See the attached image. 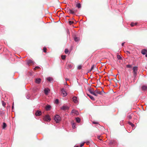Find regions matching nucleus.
Here are the masks:
<instances>
[{"label":"nucleus","mask_w":147,"mask_h":147,"mask_svg":"<svg viewBox=\"0 0 147 147\" xmlns=\"http://www.w3.org/2000/svg\"><path fill=\"white\" fill-rule=\"evenodd\" d=\"M54 120L56 123H59L61 121V117L58 115H56L54 118Z\"/></svg>","instance_id":"obj_1"},{"label":"nucleus","mask_w":147,"mask_h":147,"mask_svg":"<svg viewBox=\"0 0 147 147\" xmlns=\"http://www.w3.org/2000/svg\"><path fill=\"white\" fill-rule=\"evenodd\" d=\"M42 112L40 111L37 110L35 113V115L36 116H39L41 115Z\"/></svg>","instance_id":"obj_7"},{"label":"nucleus","mask_w":147,"mask_h":147,"mask_svg":"<svg viewBox=\"0 0 147 147\" xmlns=\"http://www.w3.org/2000/svg\"><path fill=\"white\" fill-rule=\"evenodd\" d=\"M74 11H76L75 12V13L77 11V10H74Z\"/></svg>","instance_id":"obj_46"},{"label":"nucleus","mask_w":147,"mask_h":147,"mask_svg":"<svg viewBox=\"0 0 147 147\" xmlns=\"http://www.w3.org/2000/svg\"><path fill=\"white\" fill-rule=\"evenodd\" d=\"M75 123H73V124L72 125V127H73V128L74 129H75L76 128V126H75Z\"/></svg>","instance_id":"obj_38"},{"label":"nucleus","mask_w":147,"mask_h":147,"mask_svg":"<svg viewBox=\"0 0 147 147\" xmlns=\"http://www.w3.org/2000/svg\"><path fill=\"white\" fill-rule=\"evenodd\" d=\"M4 114V113L3 111H0V115L1 116H2L3 114Z\"/></svg>","instance_id":"obj_24"},{"label":"nucleus","mask_w":147,"mask_h":147,"mask_svg":"<svg viewBox=\"0 0 147 147\" xmlns=\"http://www.w3.org/2000/svg\"><path fill=\"white\" fill-rule=\"evenodd\" d=\"M97 138L100 141H102V140L101 138H100V136H98Z\"/></svg>","instance_id":"obj_40"},{"label":"nucleus","mask_w":147,"mask_h":147,"mask_svg":"<svg viewBox=\"0 0 147 147\" xmlns=\"http://www.w3.org/2000/svg\"><path fill=\"white\" fill-rule=\"evenodd\" d=\"M65 53L66 54H67L69 52V50L68 49H65Z\"/></svg>","instance_id":"obj_28"},{"label":"nucleus","mask_w":147,"mask_h":147,"mask_svg":"<svg viewBox=\"0 0 147 147\" xmlns=\"http://www.w3.org/2000/svg\"><path fill=\"white\" fill-rule=\"evenodd\" d=\"M76 121L78 123H79V122H80V119L79 117H77V118H76Z\"/></svg>","instance_id":"obj_21"},{"label":"nucleus","mask_w":147,"mask_h":147,"mask_svg":"<svg viewBox=\"0 0 147 147\" xmlns=\"http://www.w3.org/2000/svg\"><path fill=\"white\" fill-rule=\"evenodd\" d=\"M34 62L32 60H28L27 61V64L29 65H30L32 64H34Z\"/></svg>","instance_id":"obj_6"},{"label":"nucleus","mask_w":147,"mask_h":147,"mask_svg":"<svg viewBox=\"0 0 147 147\" xmlns=\"http://www.w3.org/2000/svg\"><path fill=\"white\" fill-rule=\"evenodd\" d=\"M47 80L49 82H51L53 80V78L51 77H49L47 78Z\"/></svg>","instance_id":"obj_20"},{"label":"nucleus","mask_w":147,"mask_h":147,"mask_svg":"<svg viewBox=\"0 0 147 147\" xmlns=\"http://www.w3.org/2000/svg\"><path fill=\"white\" fill-rule=\"evenodd\" d=\"M82 66L81 65H79L78 66V69H81Z\"/></svg>","instance_id":"obj_35"},{"label":"nucleus","mask_w":147,"mask_h":147,"mask_svg":"<svg viewBox=\"0 0 147 147\" xmlns=\"http://www.w3.org/2000/svg\"><path fill=\"white\" fill-rule=\"evenodd\" d=\"M147 89V87L145 85L143 86L142 87V89L143 90H145Z\"/></svg>","instance_id":"obj_15"},{"label":"nucleus","mask_w":147,"mask_h":147,"mask_svg":"<svg viewBox=\"0 0 147 147\" xmlns=\"http://www.w3.org/2000/svg\"><path fill=\"white\" fill-rule=\"evenodd\" d=\"M7 127V125L5 123H3L2 125V129H5V128Z\"/></svg>","instance_id":"obj_16"},{"label":"nucleus","mask_w":147,"mask_h":147,"mask_svg":"<svg viewBox=\"0 0 147 147\" xmlns=\"http://www.w3.org/2000/svg\"><path fill=\"white\" fill-rule=\"evenodd\" d=\"M49 90L48 89H45L44 90L45 93L46 94H47L49 93Z\"/></svg>","instance_id":"obj_17"},{"label":"nucleus","mask_w":147,"mask_h":147,"mask_svg":"<svg viewBox=\"0 0 147 147\" xmlns=\"http://www.w3.org/2000/svg\"><path fill=\"white\" fill-rule=\"evenodd\" d=\"M95 92H96V93L98 94H99L100 95L102 94V92L98 90H95Z\"/></svg>","instance_id":"obj_14"},{"label":"nucleus","mask_w":147,"mask_h":147,"mask_svg":"<svg viewBox=\"0 0 147 147\" xmlns=\"http://www.w3.org/2000/svg\"><path fill=\"white\" fill-rule=\"evenodd\" d=\"M51 106L49 105H47L45 107V109L47 111L49 110L50 109Z\"/></svg>","instance_id":"obj_13"},{"label":"nucleus","mask_w":147,"mask_h":147,"mask_svg":"<svg viewBox=\"0 0 147 147\" xmlns=\"http://www.w3.org/2000/svg\"><path fill=\"white\" fill-rule=\"evenodd\" d=\"M102 93H104V92L103 90H102Z\"/></svg>","instance_id":"obj_48"},{"label":"nucleus","mask_w":147,"mask_h":147,"mask_svg":"<svg viewBox=\"0 0 147 147\" xmlns=\"http://www.w3.org/2000/svg\"><path fill=\"white\" fill-rule=\"evenodd\" d=\"M69 25H71L72 24L74 23V21H69Z\"/></svg>","instance_id":"obj_25"},{"label":"nucleus","mask_w":147,"mask_h":147,"mask_svg":"<svg viewBox=\"0 0 147 147\" xmlns=\"http://www.w3.org/2000/svg\"><path fill=\"white\" fill-rule=\"evenodd\" d=\"M40 68V67L39 66H36L34 68V70H36V69H39Z\"/></svg>","instance_id":"obj_32"},{"label":"nucleus","mask_w":147,"mask_h":147,"mask_svg":"<svg viewBox=\"0 0 147 147\" xmlns=\"http://www.w3.org/2000/svg\"><path fill=\"white\" fill-rule=\"evenodd\" d=\"M71 113L73 114H74L73 115H78V112L75 110H72Z\"/></svg>","instance_id":"obj_8"},{"label":"nucleus","mask_w":147,"mask_h":147,"mask_svg":"<svg viewBox=\"0 0 147 147\" xmlns=\"http://www.w3.org/2000/svg\"><path fill=\"white\" fill-rule=\"evenodd\" d=\"M96 92H94L93 94L96 96H97V95L95 93Z\"/></svg>","instance_id":"obj_41"},{"label":"nucleus","mask_w":147,"mask_h":147,"mask_svg":"<svg viewBox=\"0 0 147 147\" xmlns=\"http://www.w3.org/2000/svg\"><path fill=\"white\" fill-rule=\"evenodd\" d=\"M66 55H62L61 56V58L63 60H64L66 57Z\"/></svg>","instance_id":"obj_23"},{"label":"nucleus","mask_w":147,"mask_h":147,"mask_svg":"<svg viewBox=\"0 0 147 147\" xmlns=\"http://www.w3.org/2000/svg\"><path fill=\"white\" fill-rule=\"evenodd\" d=\"M93 123L94 124H98V123L97 122H93Z\"/></svg>","instance_id":"obj_42"},{"label":"nucleus","mask_w":147,"mask_h":147,"mask_svg":"<svg viewBox=\"0 0 147 147\" xmlns=\"http://www.w3.org/2000/svg\"><path fill=\"white\" fill-rule=\"evenodd\" d=\"M146 57H147V54H146Z\"/></svg>","instance_id":"obj_49"},{"label":"nucleus","mask_w":147,"mask_h":147,"mask_svg":"<svg viewBox=\"0 0 147 147\" xmlns=\"http://www.w3.org/2000/svg\"><path fill=\"white\" fill-rule=\"evenodd\" d=\"M2 105L4 107H5V103L4 102H3Z\"/></svg>","instance_id":"obj_43"},{"label":"nucleus","mask_w":147,"mask_h":147,"mask_svg":"<svg viewBox=\"0 0 147 147\" xmlns=\"http://www.w3.org/2000/svg\"><path fill=\"white\" fill-rule=\"evenodd\" d=\"M65 80H66V81H67V80H68V79H67V78H66Z\"/></svg>","instance_id":"obj_47"},{"label":"nucleus","mask_w":147,"mask_h":147,"mask_svg":"<svg viewBox=\"0 0 147 147\" xmlns=\"http://www.w3.org/2000/svg\"><path fill=\"white\" fill-rule=\"evenodd\" d=\"M61 92L62 94L63 95V96H66L67 95V93L65 91L63 88H62L61 90Z\"/></svg>","instance_id":"obj_5"},{"label":"nucleus","mask_w":147,"mask_h":147,"mask_svg":"<svg viewBox=\"0 0 147 147\" xmlns=\"http://www.w3.org/2000/svg\"><path fill=\"white\" fill-rule=\"evenodd\" d=\"M55 103L57 104L59 103V100L58 99H56L55 100Z\"/></svg>","instance_id":"obj_33"},{"label":"nucleus","mask_w":147,"mask_h":147,"mask_svg":"<svg viewBox=\"0 0 147 147\" xmlns=\"http://www.w3.org/2000/svg\"><path fill=\"white\" fill-rule=\"evenodd\" d=\"M128 123L130 125H131V126L132 127H134V124H132V123H131V122H128Z\"/></svg>","instance_id":"obj_26"},{"label":"nucleus","mask_w":147,"mask_h":147,"mask_svg":"<svg viewBox=\"0 0 147 147\" xmlns=\"http://www.w3.org/2000/svg\"><path fill=\"white\" fill-rule=\"evenodd\" d=\"M44 119L45 121H50L51 119L48 115H47L44 117Z\"/></svg>","instance_id":"obj_4"},{"label":"nucleus","mask_w":147,"mask_h":147,"mask_svg":"<svg viewBox=\"0 0 147 147\" xmlns=\"http://www.w3.org/2000/svg\"><path fill=\"white\" fill-rule=\"evenodd\" d=\"M127 118L129 119H131L132 117L131 115H129L127 116Z\"/></svg>","instance_id":"obj_37"},{"label":"nucleus","mask_w":147,"mask_h":147,"mask_svg":"<svg viewBox=\"0 0 147 147\" xmlns=\"http://www.w3.org/2000/svg\"><path fill=\"white\" fill-rule=\"evenodd\" d=\"M125 52L127 53V55L130 54V53L129 51H125Z\"/></svg>","instance_id":"obj_34"},{"label":"nucleus","mask_w":147,"mask_h":147,"mask_svg":"<svg viewBox=\"0 0 147 147\" xmlns=\"http://www.w3.org/2000/svg\"><path fill=\"white\" fill-rule=\"evenodd\" d=\"M43 51L45 52V53H46V52H47V48H46L45 47H44L43 48Z\"/></svg>","instance_id":"obj_30"},{"label":"nucleus","mask_w":147,"mask_h":147,"mask_svg":"<svg viewBox=\"0 0 147 147\" xmlns=\"http://www.w3.org/2000/svg\"><path fill=\"white\" fill-rule=\"evenodd\" d=\"M73 101L76 103L78 102L77 97L76 96H74L73 98Z\"/></svg>","instance_id":"obj_10"},{"label":"nucleus","mask_w":147,"mask_h":147,"mask_svg":"<svg viewBox=\"0 0 147 147\" xmlns=\"http://www.w3.org/2000/svg\"><path fill=\"white\" fill-rule=\"evenodd\" d=\"M125 42H123L122 43L121 45L122 46H123Z\"/></svg>","instance_id":"obj_45"},{"label":"nucleus","mask_w":147,"mask_h":147,"mask_svg":"<svg viewBox=\"0 0 147 147\" xmlns=\"http://www.w3.org/2000/svg\"><path fill=\"white\" fill-rule=\"evenodd\" d=\"M76 7L78 8H80L81 7V5L80 3H78L76 5Z\"/></svg>","instance_id":"obj_22"},{"label":"nucleus","mask_w":147,"mask_h":147,"mask_svg":"<svg viewBox=\"0 0 147 147\" xmlns=\"http://www.w3.org/2000/svg\"><path fill=\"white\" fill-rule=\"evenodd\" d=\"M74 40L75 41L78 42L79 41L80 38L76 37H74Z\"/></svg>","instance_id":"obj_18"},{"label":"nucleus","mask_w":147,"mask_h":147,"mask_svg":"<svg viewBox=\"0 0 147 147\" xmlns=\"http://www.w3.org/2000/svg\"><path fill=\"white\" fill-rule=\"evenodd\" d=\"M133 73L134 76L135 77L136 75V73L138 70V67H133Z\"/></svg>","instance_id":"obj_2"},{"label":"nucleus","mask_w":147,"mask_h":147,"mask_svg":"<svg viewBox=\"0 0 147 147\" xmlns=\"http://www.w3.org/2000/svg\"><path fill=\"white\" fill-rule=\"evenodd\" d=\"M61 109L64 110H67L68 109L69 107L66 106H63L61 107Z\"/></svg>","instance_id":"obj_9"},{"label":"nucleus","mask_w":147,"mask_h":147,"mask_svg":"<svg viewBox=\"0 0 147 147\" xmlns=\"http://www.w3.org/2000/svg\"><path fill=\"white\" fill-rule=\"evenodd\" d=\"M87 94L88 96H89V97L92 100H94V98L93 96H92L89 94Z\"/></svg>","instance_id":"obj_19"},{"label":"nucleus","mask_w":147,"mask_h":147,"mask_svg":"<svg viewBox=\"0 0 147 147\" xmlns=\"http://www.w3.org/2000/svg\"><path fill=\"white\" fill-rule=\"evenodd\" d=\"M136 23H131V24L130 25L131 26L133 27V26H134L135 25H136Z\"/></svg>","instance_id":"obj_29"},{"label":"nucleus","mask_w":147,"mask_h":147,"mask_svg":"<svg viewBox=\"0 0 147 147\" xmlns=\"http://www.w3.org/2000/svg\"><path fill=\"white\" fill-rule=\"evenodd\" d=\"M41 79L40 78H37L35 80V82L36 83L39 84L41 82Z\"/></svg>","instance_id":"obj_11"},{"label":"nucleus","mask_w":147,"mask_h":147,"mask_svg":"<svg viewBox=\"0 0 147 147\" xmlns=\"http://www.w3.org/2000/svg\"><path fill=\"white\" fill-rule=\"evenodd\" d=\"M126 66L127 68H131V66L130 65H126Z\"/></svg>","instance_id":"obj_39"},{"label":"nucleus","mask_w":147,"mask_h":147,"mask_svg":"<svg viewBox=\"0 0 147 147\" xmlns=\"http://www.w3.org/2000/svg\"><path fill=\"white\" fill-rule=\"evenodd\" d=\"M78 147V146H76V147Z\"/></svg>","instance_id":"obj_50"},{"label":"nucleus","mask_w":147,"mask_h":147,"mask_svg":"<svg viewBox=\"0 0 147 147\" xmlns=\"http://www.w3.org/2000/svg\"><path fill=\"white\" fill-rule=\"evenodd\" d=\"M141 53L143 55H145L147 53V51L145 49H143L142 50Z\"/></svg>","instance_id":"obj_12"},{"label":"nucleus","mask_w":147,"mask_h":147,"mask_svg":"<svg viewBox=\"0 0 147 147\" xmlns=\"http://www.w3.org/2000/svg\"><path fill=\"white\" fill-rule=\"evenodd\" d=\"M117 57L118 59H121V57L119 55H117Z\"/></svg>","instance_id":"obj_31"},{"label":"nucleus","mask_w":147,"mask_h":147,"mask_svg":"<svg viewBox=\"0 0 147 147\" xmlns=\"http://www.w3.org/2000/svg\"><path fill=\"white\" fill-rule=\"evenodd\" d=\"M89 92L92 94H93V93L94 92H93V91H92L91 89H90L89 90Z\"/></svg>","instance_id":"obj_36"},{"label":"nucleus","mask_w":147,"mask_h":147,"mask_svg":"<svg viewBox=\"0 0 147 147\" xmlns=\"http://www.w3.org/2000/svg\"><path fill=\"white\" fill-rule=\"evenodd\" d=\"M67 12L69 13L74 14L75 13V11H74V10L70 9L69 8L67 7L66 9Z\"/></svg>","instance_id":"obj_3"},{"label":"nucleus","mask_w":147,"mask_h":147,"mask_svg":"<svg viewBox=\"0 0 147 147\" xmlns=\"http://www.w3.org/2000/svg\"><path fill=\"white\" fill-rule=\"evenodd\" d=\"M84 145V143H82V144H81L80 145V147H82V146H83Z\"/></svg>","instance_id":"obj_44"},{"label":"nucleus","mask_w":147,"mask_h":147,"mask_svg":"<svg viewBox=\"0 0 147 147\" xmlns=\"http://www.w3.org/2000/svg\"><path fill=\"white\" fill-rule=\"evenodd\" d=\"M96 67V65H92V66L91 67V70H92L95 67Z\"/></svg>","instance_id":"obj_27"}]
</instances>
